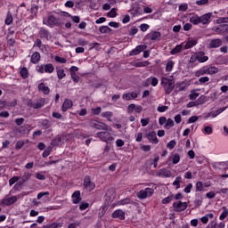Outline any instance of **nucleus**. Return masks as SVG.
<instances>
[{
    "instance_id": "19",
    "label": "nucleus",
    "mask_w": 228,
    "mask_h": 228,
    "mask_svg": "<svg viewBox=\"0 0 228 228\" xmlns=\"http://www.w3.org/2000/svg\"><path fill=\"white\" fill-rule=\"evenodd\" d=\"M39 35L41 38H45V40H51V33L44 28H40Z\"/></svg>"
},
{
    "instance_id": "53",
    "label": "nucleus",
    "mask_w": 228,
    "mask_h": 228,
    "mask_svg": "<svg viewBox=\"0 0 228 228\" xmlns=\"http://www.w3.org/2000/svg\"><path fill=\"white\" fill-rule=\"evenodd\" d=\"M74 136H75V138H86V134H83V133H81V132H79V131H77V130H76L75 132H74Z\"/></svg>"
},
{
    "instance_id": "24",
    "label": "nucleus",
    "mask_w": 228,
    "mask_h": 228,
    "mask_svg": "<svg viewBox=\"0 0 228 228\" xmlns=\"http://www.w3.org/2000/svg\"><path fill=\"white\" fill-rule=\"evenodd\" d=\"M138 97V94L132 92V93H126L123 94V100L124 101H133V99H136Z\"/></svg>"
},
{
    "instance_id": "10",
    "label": "nucleus",
    "mask_w": 228,
    "mask_h": 228,
    "mask_svg": "<svg viewBox=\"0 0 228 228\" xmlns=\"http://www.w3.org/2000/svg\"><path fill=\"white\" fill-rule=\"evenodd\" d=\"M84 188L87 190V191H94L95 190V183L92 182L90 176H86L84 179Z\"/></svg>"
},
{
    "instance_id": "36",
    "label": "nucleus",
    "mask_w": 228,
    "mask_h": 228,
    "mask_svg": "<svg viewBox=\"0 0 228 228\" xmlns=\"http://www.w3.org/2000/svg\"><path fill=\"white\" fill-rule=\"evenodd\" d=\"M210 47L213 48H216V47H220V45H222V40L221 39H214L210 42Z\"/></svg>"
},
{
    "instance_id": "25",
    "label": "nucleus",
    "mask_w": 228,
    "mask_h": 228,
    "mask_svg": "<svg viewBox=\"0 0 228 228\" xmlns=\"http://www.w3.org/2000/svg\"><path fill=\"white\" fill-rule=\"evenodd\" d=\"M74 105V103H72V101L71 100H65L63 104H62V107H61V110L62 111H67L68 110H70V108Z\"/></svg>"
},
{
    "instance_id": "55",
    "label": "nucleus",
    "mask_w": 228,
    "mask_h": 228,
    "mask_svg": "<svg viewBox=\"0 0 228 228\" xmlns=\"http://www.w3.org/2000/svg\"><path fill=\"white\" fill-rule=\"evenodd\" d=\"M150 123H151V118H149L141 119V124L142 127H145V126H149Z\"/></svg>"
},
{
    "instance_id": "5",
    "label": "nucleus",
    "mask_w": 228,
    "mask_h": 228,
    "mask_svg": "<svg viewBox=\"0 0 228 228\" xmlns=\"http://www.w3.org/2000/svg\"><path fill=\"white\" fill-rule=\"evenodd\" d=\"M91 127L94 129H98L99 131H111V128L108 126V125L101 122V121H92L90 124Z\"/></svg>"
},
{
    "instance_id": "30",
    "label": "nucleus",
    "mask_w": 228,
    "mask_h": 228,
    "mask_svg": "<svg viewBox=\"0 0 228 228\" xmlns=\"http://www.w3.org/2000/svg\"><path fill=\"white\" fill-rule=\"evenodd\" d=\"M174 65H175L174 61L167 60L166 64V72H172V70H174Z\"/></svg>"
},
{
    "instance_id": "49",
    "label": "nucleus",
    "mask_w": 228,
    "mask_h": 228,
    "mask_svg": "<svg viewBox=\"0 0 228 228\" xmlns=\"http://www.w3.org/2000/svg\"><path fill=\"white\" fill-rule=\"evenodd\" d=\"M118 206H126L127 204H131V199L126 198L124 200H121L118 202Z\"/></svg>"
},
{
    "instance_id": "31",
    "label": "nucleus",
    "mask_w": 228,
    "mask_h": 228,
    "mask_svg": "<svg viewBox=\"0 0 228 228\" xmlns=\"http://www.w3.org/2000/svg\"><path fill=\"white\" fill-rule=\"evenodd\" d=\"M38 90L39 92H43L45 95L49 94V92H50V89L44 83H41L38 85Z\"/></svg>"
},
{
    "instance_id": "21",
    "label": "nucleus",
    "mask_w": 228,
    "mask_h": 228,
    "mask_svg": "<svg viewBox=\"0 0 228 228\" xmlns=\"http://www.w3.org/2000/svg\"><path fill=\"white\" fill-rule=\"evenodd\" d=\"M44 106H45V99L44 98H40L32 105L34 110H39V108H44Z\"/></svg>"
},
{
    "instance_id": "40",
    "label": "nucleus",
    "mask_w": 228,
    "mask_h": 228,
    "mask_svg": "<svg viewBox=\"0 0 228 228\" xmlns=\"http://www.w3.org/2000/svg\"><path fill=\"white\" fill-rule=\"evenodd\" d=\"M20 74L23 79H28L29 77V71L27 69V68H22L20 71Z\"/></svg>"
},
{
    "instance_id": "6",
    "label": "nucleus",
    "mask_w": 228,
    "mask_h": 228,
    "mask_svg": "<svg viewBox=\"0 0 228 228\" xmlns=\"http://www.w3.org/2000/svg\"><path fill=\"white\" fill-rule=\"evenodd\" d=\"M174 211L181 213L188 208V202L176 201L173 203Z\"/></svg>"
},
{
    "instance_id": "22",
    "label": "nucleus",
    "mask_w": 228,
    "mask_h": 228,
    "mask_svg": "<svg viewBox=\"0 0 228 228\" xmlns=\"http://www.w3.org/2000/svg\"><path fill=\"white\" fill-rule=\"evenodd\" d=\"M72 202L73 204H79V202H81V191H76L72 194Z\"/></svg>"
},
{
    "instance_id": "12",
    "label": "nucleus",
    "mask_w": 228,
    "mask_h": 228,
    "mask_svg": "<svg viewBox=\"0 0 228 228\" xmlns=\"http://www.w3.org/2000/svg\"><path fill=\"white\" fill-rule=\"evenodd\" d=\"M147 40H159L161 33L159 31H151L146 35Z\"/></svg>"
},
{
    "instance_id": "1",
    "label": "nucleus",
    "mask_w": 228,
    "mask_h": 228,
    "mask_svg": "<svg viewBox=\"0 0 228 228\" xmlns=\"http://www.w3.org/2000/svg\"><path fill=\"white\" fill-rule=\"evenodd\" d=\"M161 86L164 88L166 94H172L174 88H175V80L172 77H161Z\"/></svg>"
},
{
    "instance_id": "17",
    "label": "nucleus",
    "mask_w": 228,
    "mask_h": 228,
    "mask_svg": "<svg viewBox=\"0 0 228 228\" xmlns=\"http://www.w3.org/2000/svg\"><path fill=\"white\" fill-rule=\"evenodd\" d=\"M146 138L149 140V142H151V143L158 144L159 142L158 136L156 135V132L148 133L146 134Z\"/></svg>"
},
{
    "instance_id": "59",
    "label": "nucleus",
    "mask_w": 228,
    "mask_h": 228,
    "mask_svg": "<svg viewBox=\"0 0 228 228\" xmlns=\"http://www.w3.org/2000/svg\"><path fill=\"white\" fill-rule=\"evenodd\" d=\"M150 28H151V26H149V24H147V23H142L140 25V29L142 32L147 31V29H149Z\"/></svg>"
},
{
    "instance_id": "28",
    "label": "nucleus",
    "mask_w": 228,
    "mask_h": 228,
    "mask_svg": "<svg viewBox=\"0 0 228 228\" xmlns=\"http://www.w3.org/2000/svg\"><path fill=\"white\" fill-rule=\"evenodd\" d=\"M202 202H204V198L200 194L196 195V199L194 200V206L196 208H200L202 206Z\"/></svg>"
},
{
    "instance_id": "18",
    "label": "nucleus",
    "mask_w": 228,
    "mask_h": 228,
    "mask_svg": "<svg viewBox=\"0 0 228 228\" xmlns=\"http://www.w3.org/2000/svg\"><path fill=\"white\" fill-rule=\"evenodd\" d=\"M141 8L140 5H138V4H134L132 5V8L130 9V13L131 15H133V17H136V15H140L141 13Z\"/></svg>"
},
{
    "instance_id": "13",
    "label": "nucleus",
    "mask_w": 228,
    "mask_h": 228,
    "mask_svg": "<svg viewBox=\"0 0 228 228\" xmlns=\"http://www.w3.org/2000/svg\"><path fill=\"white\" fill-rule=\"evenodd\" d=\"M158 177H172V172L167 168L159 169L156 172Z\"/></svg>"
},
{
    "instance_id": "42",
    "label": "nucleus",
    "mask_w": 228,
    "mask_h": 228,
    "mask_svg": "<svg viewBox=\"0 0 228 228\" xmlns=\"http://www.w3.org/2000/svg\"><path fill=\"white\" fill-rule=\"evenodd\" d=\"M227 216H228V209H227V208L224 207L223 212L221 213V215L219 216V220H225V218H227Z\"/></svg>"
},
{
    "instance_id": "51",
    "label": "nucleus",
    "mask_w": 228,
    "mask_h": 228,
    "mask_svg": "<svg viewBox=\"0 0 228 228\" xmlns=\"http://www.w3.org/2000/svg\"><path fill=\"white\" fill-rule=\"evenodd\" d=\"M192 188H193V183H188L183 189L184 193H191Z\"/></svg>"
},
{
    "instance_id": "54",
    "label": "nucleus",
    "mask_w": 228,
    "mask_h": 228,
    "mask_svg": "<svg viewBox=\"0 0 228 228\" xmlns=\"http://www.w3.org/2000/svg\"><path fill=\"white\" fill-rule=\"evenodd\" d=\"M37 72H38V74H44V72H45V64L37 66Z\"/></svg>"
},
{
    "instance_id": "52",
    "label": "nucleus",
    "mask_w": 228,
    "mask_h": 228,
    "mask_svg": "<svg viewBox=\"0 0 228 228\" xmlns=\"http://www.w3.org/2000/svg\"><path fill=\"white\" fill-rule=\"evenodd\" d=\"M55 61H57V63H67V59L63 58V57H60L58 55H56L54 57Z\"/></svg>"
},
{
    "instance_id": "15",
    "label": "nucleus",
    "mask_w": 228,
    "mask_h": 228,
    "mask_svg": "<svg viewBox=\"0 0 228 228\" xmlns=\"http://www.w3.org/2000/svg\"><path fill=\"white\" fill-rule=\"evenodd\" d=\"M112 218H118V220H126V213L121 209H117L112 213Z\"/></svg>"
},
{
    "instance_id": "63",
    "label": "nucleus",
    "mask_w": 228,
    "mask_h": 228,
    "mask_svg": "<svg viewBox=\"0 0 228 228\" xmlns=\"http://www.w3.org/2000/svg\"><path fill=\"white\" fill-rule=\"evenodd\" d=\"M19 181V176H13L9 180V185L13 186L14 183H17Z\"/></svg>"
},
{
    "instance_id": "34",
    "label": "nucleus",
    "mask_w": 228,
    "mask_h": 228,
    "mask_svg": "<svg viewBox=\"0 0 228 228\" xmlns=\"http://www.w3.org/2000/svg\"><path fill=\"white\" fill-rule=\"evenodd\" d=\"M181 183H183V177L176 176L173 182V186H175V190H179V188H181Z\"/></svg>"
},
{
    "instance_id": "60",
    "label": "nucleus",
    "mask_w": 228,
    "mask_h": 228,
    "mask_svg": "<svg viewBox=\"0 0 228 228\" xmlns=\"http://www.w3.org/2000/svg\"><path fill=\"white\" fill-rule=\"evenodd\" d=\"M135 104L131 103L130 105H128L127 107V112L128 113H134V110H135Z\"/></svg>"
},
{
    "instance_id": "33",
    "label": "nucleus",
    "mask_w": 228,
    "mask_h": 228,
    "mask_svg": "<svg viewBox=\"0 0 228 228\" xmlns=\"http://www.w3.org/2000/svg\"><path fill=\"white\" fill-rule=\"evenodd\" d=\"M45 72L46 74H53L54 72V65L52 63L45 64Z\"/></svg>"
},
{
    "instance_id": "7",
    "label": "nucleus",
    "mask_w": 228,
    "mask_h": 228,
    "mask_svg": "<svg viewBox=\"0 0 228 228\" xmlns=\"http://www.w3.org/2000/svg\"><path fill=\"white\" fill-rule=\"evenodd\" d=\"M225 110H227V107H223L217 110H212L208 113H207V115L204 116L205 119L208 118H216V117H218V115H220L221 113H224V111H225Z\"/></svg>"
},
{
    "instance_id": "57",
    "label": "nucleus",
    "mask_w": 228,
    "mask_h": 228,
    "mask_svg": "<svg viewBox=\"0 0 228 228\" xmlns=\"http://www.w3.org/2000/svg\"><path fill=\"white\" fill-rule=\"evenodd\" d=\"M149 65V61H138L135 62L134 67H147Z\"/></svg>"
},
{
    "instance_id": "11",
    "label": "nucleus",
    "mask_w": 228,
    "mask_h": 228,
    "mask_svg": "<svg viewBox=\"0 0 228 228\" xmlns=\"http://www.w3.org/2000/svg\"><path fill=\"white\" fill-rule=\"evenodd\" d=\"M181 161V155L179 153H171L167 159V163H171V165H177Z\"/></svg>"
},
{
    "instance_id": "37",
    "label": "nucleus",
    "mask_w": 228,
    "mask_h": 228,
    "mask_svg": "<svg viewBox=\"0 0 228 228\" xmlns=\"http://www.w3.org/2000/svg\"><path fill=\"white\" fill-rule=\"evenodd\" d=\"M40 61V53L38 52H35L31 56L32 63H38Z\"/></svg>"
},
{
    "instance_id": "45",
    "label": "nucleus",
    "mask_w": 228,
    "mask_h": 228,
    "mask_svg": "<svg viewBox=\"0 0 228 228\" xmlns=\"http://www.w3.org/2000/svg\"><path fill=\"white\" fill-rule=\"evenodd\" d=\"M107 17H109L110 19H115V17H117V9L112 8V9L107 13Z\"/></svg>"
},
{
    "instance_id": "8",
    "label": "nucleus",
    "mask_w": 228,
    "mask_h": 228,
    "mask_svg": "<svg viewBox=\"0 0 228 228\" xmlns=\"http://www.w3.org/2000/svg\"><path fill=\"white\" fill-rule=\"evenodd\" d=\"M19 199H20V196H12V197L6 196L2 200V204L4 206H12V204H15V202H17Z\"/></svg>"
},
{
    "instance_id": "9",
    "label": "nucleus",
    "mask_w": 228,
    "mask_h": 228,
    "mask_svg": "<svg viewBox=\"0 0 228 228\" xmlns=\"http://www.w3.org/2000/svg\"><path fill=\"white\" fill-rule=\"evenodd\" d=\"M213 18V12H208L200 16V24H203V26H208L211 22V19Z\"/></svg>"
},
{
    "instance_id": "39",
    "label": "nucleus",
    "mask_w": 228,
    "mask_h": 228,
    "mask_svg": "<svg viewBox=\"0 0 228 228\" xmlns=\"http://www.w3.org/2000/svg\"><path fill=\"white\" fill-rule=\"evenodd\" d=\"M99 31L102 35H104L106 33H111L112 29L108 26H102L100 27Z\"/></svg>"
},
{
    "instance_id": "47",
    "label": "nucleus",
    "mask_w": 228,
    "mask_h": 228,
    "mask_svg": "<svg viewBox=\"0 0 228 228\" xmlns=\"http://www.w3.org/2000/svg\"><path fill=\"white\" fill-rule=\"evenodd\" d=\"M65 70L63 69H57V77L58 79H63L65 77Z\"/></svg>"
},
{
    "instance_id": "62",
    "label": "nucleus",
    "mask_w": 228,
    "mask_h": 228,
    "mask_svg": "<svg viewBox=\"0 0 228 228\" xmlns=\"http://www.w3.org/2000/svg\"><path fill=\"white\" fill-rule=\"evenodd\" d=\"M175 145H177V142H175V141H170L167 143V149H170V151H172V149H174L175 147Z\"/></svg>"
},
{
    "instance_id": "38",
    "label": "nucleus",
    "mask_w": 228,
    "mask_h": 228,
    "mask_svg": "<svg viewBox=\"0 0 228 228\" xmlns=\"http://www.w3.org/2000/svg\"><path fill=\"white\" fill-rule=\"evenodd\" d=\"M102 117L103 118H107V120L109 121V122H111L112 121V117H113V112H111V111H105V112H102Z\"/></svg>"
},
{
    "instance_id": "26",
    "label": "nucleus",
    "mask_w": 228,
    "mask_h": 228,
    "mask_svg": "<svg viewBox=\"0 0 228 228\" xmlns=\"http://www.w3.org/2000/svg\"><path fill=\"white\" fill-rule=\"evenodd\" d=\"M197 45V39H189L183 47L184 49H191V47H195Z\"/></svg>"
},
{
    "instance_id": "4",
    "label": "nucleus",
    "mask_w": 228,
    "mask_h": 228,
    "mask_svg": "<svg viewBox=\"0 0 228 228\" xmlns=\"http://www.w3.org/2000/svg\"><path fill=\"white\" fill-rule=\"evenodd\" d=\"M97 138H100L102 142H105V143H111L115 138L111 136V134L106 130L105 132H98L96 134Z\"/></svg>"
},
{
    "instance_id": "27",
    "label": "nucleus",
    "mask_w": 228,
    "mask_h": 228,
    "mask_svg": "<svg viewBox=\"0 0 228 228\" xmlns=\"http://www.w3.org/2000/svg\"><path fill=\"white\" fill-rule=\"evenodd\" d=\"M209 60V57H208L206 54H204V52L198 53V61L199 63H206Z\"/></svg>"
},
{
    "instance_id": "43",
    "label": "nucleus",
    "mask_w": 228,
    "mask_h": 228,
    "mask_svg": "<svg viewBox=\"0 0 228 228\" xmlns=\"http://www.w3.org/2000/svg\"><path fill=\"white\" fill-rule=\"evenodd\" d=\"M196 191H205L204 190V183L197 182L195 184Z\"/></svg>"
},
{
    "instance_id": "50",
    "label": "nucleus",
    "mask_w": 228,
    "mask_h": 228,
    "mask_svg": "<svg viewBox=\"0 0 228 228\" xmlns=\"http://www.w3.org/2000/svg\"><path fill=\"white\" fill-rule=\"evenodd\" d=\"M174 200V195L167 196V198L162 200V204H170Z\"/></svg>"
},
{
    "instance_id": "16",
    "label": "nucleus",
    "mask_w": 228,
    "mask_h": 228,
    "mask_svg": "<svg viewBox=\"0 0 228 228\" xmlns=\"http://www.w3.org/2000/svg\"><path fill=\"white\" fill-rule=\"evenodd\" d=\"M159 83V80L156 77H150L145 81V86H149L151 85V86H158Z\"/></svg>"
},
{
    "instance_id": "64",
    "label": "nucleus",
    "mask_w": 228,
    "mask_h": 228,
    "mask_svg": "<svg viewBox=\"0 0 228 228\" xmlns=\"http://www.w3.org/2000/svg\"><path fill=\"white\" fill-rule=\"evenodd\" d=\"M217 24H225L228 22V18H219L216 20Z\"/></svg>"
},
{
    "instance_id": "14",
    "label": "nucleus",
    "mask_w": 228,
    "mask_h": 228,
    "mask_svg": "<svg viewBox=\"0 0 228 228\" xmlns=\"http://www.w3.org/2000/svg\"><path fill=\"white\" fill-rule=\"evenodd\" d=\"M146 48L147 46L143 45H137L134 50L130 52V56H136L140 54V53H143V51H145Z\"/></svg>"
},
{
    "instance_id": "23",
    "label": "nucleus",
    "mask_w": 228,
    "mask_h": 228,
    "mask_svg": "<svg viewBox=\"0 0 228 228\" xmlns=\"http://www.w3.org/2000/svg\"><path fill=\"white\" fill-rule=\"evenodd\" d=\"M207 69V75L213 76L215 74H218V68L215 66H205Z\"/></svg>"
},
{
    "instance_id": "20",
    "label": "nucleus",
    "mask_w": 228,
    "mask_h": 228,
    "mask_svg": "<svg viewBox=\"0 0 228 228\" xmlns=\"http://www.w3.org/2000/svg\"><path fill=\"white\" fill-rule=\"evenodd\" d=\"M213 218H215V214L208 213V214H206L205 216H203L202 217H200V220L201 223L206 224L209 222V220H213Z\"/></svg>"
},
{
    "instance_id": "29",
    "label": "nucleus",
    "mask_w": 228,
    "mask_h": 228,
    "mask_svg": "<svg viewBox=\"0 0 228 228\" xmlns=\"http://www.w3.org/2000/svg\"><path fill=\"white\" fill-rule=\"evenodd\" d=\"M206 74L208 75V71L206 69V66L200 68V69L196 70L194 72V76L196 77H200V76H206Z\"/></svg>"
},
{
    "instance_id": "61",
    "label": "nucleus",
    "mask_w": 228,
    "mask_h": 228,
    "mask_svg": "<svg viewBox=\"0 0 228 228\" xmlns=\"http://www.w3.org/2000/svg\"><path fill=\"white\" fill-rule=\"evenodd\" d=\"M91 111L94 115H100L101 111H102V109L101 107H98L92 109Z\"/></svg>"
},
{
    "instance_id": "2",
    "label": "nucleus",
    "mask_w": 228,
    "mask_h": 228,
    "mask_svg": "<svg viewBox=\"0 0 228 228\" xmlns=\"http://www.w3.org/2000/svg\"><path fill=\"white\" fill-rule=\"evenodd\" d=\"M43 24L45 26H48V28H56L58 26H61V21L54 15L48 13L46 17L43 19Z\"/></svg>"
},
{
    "instance_id": "48",
    "label": "nucleus",
    "mask_w": 228,
    "mask_h": 228,
    "mask_svg": "<svg viewBox=\"0 0 228 228\" xmlns=\"http://www.w3.org/2000/svg\"><path fill=\"white\" fill-rule=\"evenodd\" d=\"M203 134H213V127L208 126L202 130Z\"/></svg>"
},
{
    "instance_id": "56",
    "label": "nucleus",
    "mask_w": 228,
    "mask_h": 228,
    "mask_svg": "<svg viewBox=\"0 0 228 228\" xmlns=\"http://www.w3.org/2000/svg\"><path fill=\"white\" fill-rule=\"evenodd\" d=\"M142 140H143V133L139 132L136 134L135 135V142H137L138 143H140V142H142Z\"/></svg>"
},
{
    "instance_id": "35",
    "label": "nucleus",
    "mask_w": 228,
    "mask_h": 228,
    "mask_svg": "<svg viewBox=\"0 0 228 228\" xmlns=\"http://www.w3.org/2000/svg\"><path fill=\"white\" fill-rule=\"evenodd\" d=\"M183 45H184V43H183L182 45H177L175 48H173V49L170 51V54H172V55L178 54V53H179L180 51H183Z\"/></svg>"
},
{
    "instance_id": "3",
    "label": "nucleus",
    "mask_w": 228,
    "mask_h": 228,
    "mask_svg": "<svg viewBox=\"0 0 228 228\" xmlns=\"http://www.w3.org/2000/svg\"><path fill=\"white\" fill-rule=\"evenodd\" d=\"M152 195H154V189L152 188H145L136 193V197L137 199H140V200L149 199L150 197H152Z\"/></svg>"
},
{
    "instance_id": "32",
    "label": "nucleus",
    "mask_w": 228,
    "mask_h": 228,
    "mask_svg": "<svg viewBox=\"0 0 228 228\" xmlns=\"http://www.w3.org/2000/svg\"><path fill=\"white\" fill-rule=\"evenodd\" d=\"M190 22L193 24L194 26H197V24H200V16L194 14L190 18Z\"/></svg>"
},
{
    "instance_id": "46",
    "label": "nucleus",
    "mask_w": 228,
    "mask_h": 228,
    "mask_svg": "<svg viewBox=\"0 0 228 228\" xmlns=\"http://www.w3.org/2000/svg\"><path fill=\"white\" fill-rule=\"evenodd\" d=\"M4 22L7 26H10V24L13 22V15H12V13H7Z\"/></svg>"
},
{
    "instance_id": "44",
    "label": "nucleus",
    "mask_w": 228,
    "mask_h": 228,
    "mask_svg": "<svg viewBox=\"0 0 228 228\" xmlns=\"http://www.w3.org/2000/svg\"><path fill=\"white\" fill-rule=\"evenodd\" d=\"M174 126H175L174 119L168 118L166 121L165 129H171V127H174Z\"/></svg>"
},
{
    "instance_id": "58",
    "label": "nucleus",
    "mask_w": 228,
    "mask_h": 228,
    "mask_svg": "<svg viewBox=\"0 0 228 228\" xmlns=\"http://www.w3.org/2000/svg\"><path fill=\"white\" fill-rule=\"evenodd\" d=\"M197 97H199V93H197L195 91H191V94H190V100L195 101V99H197Z\"/></svg>"
},
{
    "instance_id": "41",
    "label": "nucleus",
    "mask_w": 228,
    "mask_h": 228,
    "mask_svg": "<svg viewBox=\"0 0 228 228\" xmlns=\"http://www.w3.org/2000/svg\"><path fill=\"white\" fill-rule=\"evenodd\" d=\"M210 224L212 225L213 228H225V223L224 222L216 224V222L212 221Z\"/></svg>"
}]
</instances>
